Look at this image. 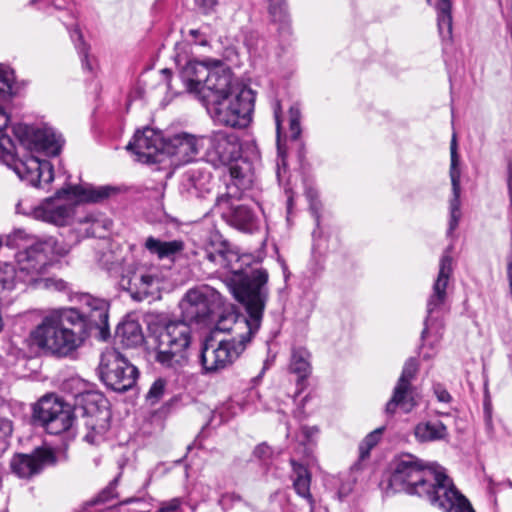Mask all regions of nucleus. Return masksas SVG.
<instances>
[{"label": "nucleus", "instance_id": "nucleus-1", "mask_svg": "<svg viewBox=\"0 0 512 512\" xmlns=\"http://www.w3.org/2000/svg\"><path fill=\"white\" fill-rule=\"evenodd\" d=\"M180 75L187 90L202 102L214 122L231 128H245L250 124L254 93L234 83L229 71L219 62L210 66L205 62L188 61Z\"/></svg>", "mask_w": 512, "mask_h": 512}, {"label": "nucleus", "instance_id": "nucleus-2", "mask_svg": "<svg viewBox=\"0 0 512 512\" xmlns=\"http://www.w3.org/2000/svg\"><path fill=\"white\" fill-rule=\"evenodd\" d=\"M390 486L395 491L424 497L445 512H475L444 472L424 465L412 455L398 461L390 477Z\"/></svg>", "mask_w": 512, "mask_h": 512}, {"label": "nucleus", "instance_id": "nucleus-3", "mask_svg": "<svg viewBox=\"0 0 512 512\" xmlns=\"http://www.w3.org/2000/svg\"><path fill=\"white\" fill-rule=\"evenodd\" d=\"M268 273L264 269L253 270L241 279L238 286L231 287L234 297L244 305L248 316L228 314L220 317L216 330L231 334V338L243 340L247 345L261 326L263 312L268 299Z\"/></svg>", "mask_w": 512, "mask_h": 512}, {"label": "nucleus", "instance_id": "nucleus-4", "mask_svg": "<svg viewBox=\"0 0 512 512\" xmlns=\"http://www.w3.org/2000/svg\"><path fill=\"white\" fill-rule=\"evenodd\" d=\"M79 319L75 308L50 310L31 332V337L38 347L58 356H67L82 343L81 336L72 329Z\"/></svg>", "mask_w": 512, "mask_h": 512}, {"label": "nucleus", "instance_id": "nucleus-5", "mask_svg": "<svg viewBox=\"0 0 512 512\" xmlns=\"http://www.w3.org/2000/svg\"><path fill=\"white\" fill-rule=\"evenodd\" d=\"M69 248L54 237L37 241L16 254L19 279L36 289L64 291L66 282L57 278L42 277L50 256H64Z\"/></svg>", "mask_w": 512, "mask_h": 512}, {"label": "nucleus", "instance_id": "nucleus-6", "mask_svg": "<svg viewBox=\"0 0 512 512\" xmlns=\"http://www.w3.org/2000/svg\"><path fill=\"white\" fill-rule=\"evenodd\" d=\"M116 189L111 186L95 187L90 184L77 185L69 189H62L53 198L43 201L33 211L37 220H42L57 226H64L69 223L74 215V204L63 198V195L72 194L79 201L99 202L110 196Z\"/></svg>", "mask_w": 512, "mask_h": 512}, {"label": "nucleus", "instance_id": "nucleus-7", "mask_svg": "<svg viewBox=\"0 0 512 512\" xmlns=\"http://www.w3.org/2000/svg\"><path fill=\"white\" fill-rule=\"evenodd\" d=\"M156 361L163 367L178 370L188 360L191 329L184 320L169 321L156 336Z\"/></svg>", "mask_w": 512, "mask_h": 512}, {"label": "nucleus", "instance_id": "nucleus-8", "mask_svg": "<svg viewBox=\"0 0 512 512\" xmlns=\"http://www.w3.org/2000/svg\"><path fill=\"white\" fill-rule=\"evenodd\" d=\"M77 404L82 405L84 416V440L91 445L104 442L110 427L111 413L106 407L102 395L89 391H79L74 394Z\"/></svg>", "mask_w": 512, "mask_h": 512}, {"label": "nucleus", "instance_id": "nucleus-9", "mask_svg": "<svg viewBox=\"0 0 512 512\" xmlns=\"http://www.w3.org/2000/svg\"><path fill=\"white\" fill-rule=\"evenodd\" d=\"M98 370L103 383L115 392L131 389L138 376L137 368L115 349L102 353Z\"/></svg>", "mask_w": 512, "mask_h": 512}, {"label": "nucleus", "instance_id": "nucleus-10", "mask_svg": "<svg viewBox=\"0 0 512 512\" xmlns=\"http://www.w3.org/2000/svg\"><path fill=\"white\" fill-rule=\"evenodd\" d=\"M223 306V297L215 288L200 285L189 289L179 307L185 322H202Z\"/></svg>", "mask_w": 512, "mask_h": 512}, {"label": "nucleus", "instance_id": "nucleus-11", "mask_svg": "<svg viewBox=\"0 0 512 512\" xmlns=\"http://www.w3.org/2000/svg\"><path fill=\"white\" fill-rule=\"evenodd\" d=\"M205 258L220 273H243L246 255H240L238 249L229 243L218 231L210 233L205 245Z\"/></svg>", "mask_w": 512, "mask_h": 512}, {"label": "nucleus", "instance_id": "nucleus-12", "mask_svg": "<svg viewBox=\"0 0 512 512\" xmlns=\"http://www.w3.org/2000/svg\"><path fill=\"white\" fill-rule=\"evenodd\" d=\"M452 273V257L448 248L440 259L438 275L427 300V317L422 336L428 332L430 323L440 318L447 309Z\"/></svg>", "mask_w": 512, "mask_h": 512}, {"label": "nucleus", "instance_id": "nucleus-13", "mask_svg": "<svg viewBox=\"0 0 512 512\" xmlns=\"http://www.w3.org/2000/svg\"><path fill=\"white\" fill-rule=\"evenodd\" d=\"M13 133L20 146L30 152H43L47 156H56L63 146L61 135L50 127H36L17 124Z\"/></svg>", "mask_w": 512, "mask_h": 512}, {"label": "nucleus", "instance_id": "nucleus-14", "mask_svg": "<svg viewBox=\"0 0 512 512\" xmlns=\"http://www.w3.org/2000/svg\"><path fill=\"white\" fill-rule=\"evenodd\" d=\"M247 345L235 338L222 339L217 343L206 340L201 349V364L207 373L218 372L232 365L244 352Z\"/></svg>", "mask_w": 512, "mask_h": 512}, {"label": "nucleus", "instance_id": "nucleus-15", "mask_svg": "<svg viewBox=\"0 0 512 512\" xmlns=\"http://www.w3.org/2000/svg\"><path fill=\"white\" fill-rule=\"evenodd\" d=\"M34 417L49 434L54 435L67 431L74 420L71 406L55 395H46L39 400Z\"/></svg>", "mask_w": 512, "mask_h": 512}, {"label": "nucleus", "instance_id": "nucleus-16", "mask_svg": "<svg viewBox=\"0 0 512 512\" xmlns=\"http://www.w3.org/2000/svg\"><path fill=\"white\" fill-rule=\"evenodd\" d=\"M16 145L14 144V151L12 155L0 153V158L3 159L9 167L17 174V176L27 181L35 187L49 184L54 179L53 167L47 160H42L37 156H27L23 159H16Z\"/></svg>", "mask_w": 512, "mask_h": 512}, {"label": "nucleus", "instance_id": "nucleus-17", "mask_svg": "<svg viewBox=\"0 0 512 512\" xmlns=\"http://www.w3.org/2000/svg\"><path fill=\"white\" fill-rule=\"evenodd\" d=\"M204 156L213 166L228 165L241 157V144L237 135L223 131L202 136Z\"/></svg>", "mask_w": 512, "mask_h": 512}, {"label": "nucleus", "instance_id": "nucleus-18", "mask_svg": "<svg viewBox=\"0 0 512 512\" xmlns=\"http://www.w3.org/2000/svg\"><path fill=\"white\" fill-rule=\"evenodd\" d=\"M166 137L161 131L150 127L137 131L133 142L127 145L137 157V161L145 164L159 163L164 159Z\"/></svg>", "mask_w": 512, "mask_h": 512}, {"label": "nucleus", "instance_id": "nucleus-19", "mask_svg": "<svg viewBox=\"0 0 512 512\" xmlns=\"http://www.w3.org/2000/svg\"><path fill=\"white\" fill-rule=\"evenodd\" d=\"M418 372V362L414 358L408 359L402 369V373L393 389L391 399L387 402L385 411L393 415L397 408L404 412H410L415 406L416 401L413 397L411 382Z\"/></svg>", "mask_w": 512, "mask_h": 512}, {"label": "nucleus", "instance_id": "nucleus-20", "mask_svg": "<svg viewBox=\"0 0 512 512\" xmlns=\"http://www.w3.org/2000/svg\"><path fill=\"white\" fill-rule=\"evenodd\" d=\"M108 308L109 305L105 300L85 295L82 299L81 311H78L80 315L78 324L84 323L88 330L96 331L97 338L106 340L110 335Z\"/></svg>", "mask_w": 512, "mask_h": 512}, {"label": "nucleus", "instance_id": "nucleus-21", "mask_svg": "<svg viewBox=\"0 0 512 512\" xmlns=\"http://www.w3.org/2000/svg\"><path fill=\"white\" fill-rule=\"evenodd\" d=\"M215 206L221 211L227 223L238 230L253 232L258 227V218L245 205H236L230 193L217 197Z\"/></svg>", "mask_w": 512, "mask_h": 512}, {"label": "nucleus", "instance_id": "nucleus-22", "mask_svg": "<svg viewBox=\"0 0 512 512\" xmlns=\"http://www.w3.org/2000/svg\"><path fill=\"white\" fill-rule=\"evenodd\" d=\"M203 149L202 136L186 132L166 137L164 156L172 158L176 165L193 161Z\"/></svg>", "mask_w": 512, "mask_h": 512}, {"label": "nucleus", "instance_id": "nucleus-23", "mask_svg": "<svg viewBox=\"0 0 512 512\" xmlns=\"http://www.w3.org/2000/svg\"><path fill=\"white\" fill-rule=\"evenodd\" d=\"M56 461L53 451L49 448H38L32 454L15 455L11 460L12 471L20 478H30L38 474L45 466Z\"/></svg>", "mask_w": 512, "mask_h": 512}, {"label": "nucleus", "instance_id": "nucleus-24", "mask_svg": "<svg viewBox=\"0 0 512 512\" xmlns=\"http://www.w3.org/2000/svg\"><path fill=\"white\" fill-rule=\"evenodd\" d=\"M451 165H450V178L452 185V198L449 201L450 219L447 233L450 235L458 227L461 210H460V170L458 169V153L457 142L455 134L452 137L450 145Z\"/></svg>", "mask_w": 512, "mask_h": 512}, {"label": "nucleus", "instance_id": "nucleus-25", "mask_svg": "<svg viewBox=\"0 0 512 512\" xmlns=\"http://www.w3.org/2000/svg\"><path fill=\"white\" fill-rule=\"evenodd\" d=\"M211 180L208 171L201 167H192L182 176L179 191L186 199L205 197L211 190Z\"/></svg>", "mask_w": 512, "mask_h": 512}, {"label": "nucleus", "instance_id": "nucleus-26", "mask_svg": "<svg viewBox=\"0 0 512 512\" xmlns=\"http://www.w3.org/2000/svg\"><path fill=\"white\" fill-rule=\"evenodd\" d=\"M155 277L142 270L132 271L123 275L121 286L130 292L137 300H142L150 294V288L154 285Z\"/></svg>", "mask_w": 512, "mask_h": 512}, {"label": "nucleus", "instance_id": "nucleus-27", "mask_svg": "<svg viewBox=\"0 0 512 512\" xmlns=\"http://www.w3.org/2000/svg\"><path fill=\"white\" fill-rule=\"evenodd\" d=\"M290 462L294 474L293 487L300 497L306 499L309 502L311 507L310 512H313L314 499L310 492L311 473L304 465L296 462L295 460L292 459Z\"/></svg>", "mask_w": 512, "mask_h": 512}, {"label": "nucleus", "instance_id": "nucleus-28", "mask_svg": "<svg viewBox=\"0 0 512 512\" xmlns=\"http://www.w3.org/2000/svg\"><path fill=\"white\" fill-rule=\"evenodd\" d=\"M414 435L419 442H434L446 439L448 430L441 421H423L415 426Z\"/></svg>", "mask_w": 512, "mask_h": 512}, {"label": "nucleus", "instance_id": "nucleus-29", "mask_svg": "<svg viewBox=\"0 0 512 512\" xmlns=\"http://www.w3.org/2000/svg\"><path fill=\"white\" fill-rule=\"evenodd\" d=\"M144 246L160 259L173 257L184 249V243L181 240L161 241L152 236L146 239Z\"/></svg>", "mask_w": 512, "mask_h": 512}, {"label": "nucleus", "instance_id": "nucleus-30", "mask_svg": "<svg viewBox=\"0 0 512 512\" xmlns=\"http://www.w3.org/2000/svg\"><path fill=\"white\" fill-rule=\"evenodd\" d=\"M289 368L300 380L306 379L312 370L310 352L304 347L293 348Z\"/></svg>", "mask_w": 512, "mask_h": 512}, {"label": "nucleus", "instance_id": "nucleus-31", "mask_svg": "<svg viewBox=\"0 0 512 512\" xmlns=\"http://www.w3.org/2000/svg\"><path fill=\"white\" fill-rule=\"evenodd\" d=\"M116 337L122 345L126 347H135L142 343L143 334L140 325L136 321H125L118 325Z\"/></svg>", "mask_w": 512, "mask_h": 512}, {"label": "nucleus", "instance_id": "nucleus-32", "mask_svg": "<svg viewBox=\"0 0 512 512\" xmlns=\"http://www.w3.org/2000/svg\"><path fill=\"white\" fill-rule=\"evenodd\" d=\"M435 8L439 35L443 40H450L452 37L451 0H437Z\"/></svg>", "mask_w": 512, "mask_h": 512}, {"label": "nucleus", "instance_id": "nucleus-33", "mask_svg": "<svg viewBox=\"0 0 512 512\" xmlns=\"http://www.w3.org/2000/svg\"><path fill=\"white\" fill-rule=\"evenodd\" d=\"M0 285L3 289H24L29 286L28 283H24L19 279V268L9 263H4L0 267Z\"/></svg>", "mask_w": 512, "mask_h": 512}, {"label": "nucleus", "instance_id": "nucleus-34", "mask_svg": "<svg viewBox=\"0 0 512 512\" xmlns=\"http://www.w3.org/2000/svg\"><path fill=\"white\" fill-rule=\"evenodd\" d=\"M9 116L2 106H0V153L12 155L14 151L13 140L3 133L4 129L8 126Z\"/></svg>", "mask_w": 512, "mask_h": 512}, {"label": "nucleus", "instance_id": "nucleus-35", "mask_svg": "<svg viewBox=\"0 0 512 512\" xmlns=\"http://www.w3.org/2000/svg\"><path fill=\"white\" fill-rule=\"evenodd\" d=\"M301 111L298 105H293L289 109V131L292 140H297L301 135Z\"/></svg>", "mask_w": 512, "mask_h": 512}, {"label": "nucleus", "instance_id": "nucleus-36", "mask_svg": "<svg viewBox=\"0 0 512 512\" xmlns=\"http://www.w3.org/2000/svg\"><path fill=\"white\" fill-rule=\"evenodd\" d=\"M382 429H376L369 433L359 445L360 458L363 460L369 456L371 449L376 446L381 437Z\"/></svg>", "mask_w": 512, "mask_h": 512}, {"label": "nucleus", "instance_id": "nucleus-37", "mask_svg": "<svg viewBox=\"0 0 512 512\" xmlns=\"http://www.w3.org/2000/svg\"><path fill=\"white\" fill-rule=\"evenodd\" d=\"M269 13L274 22L286 23L287 21V7L284 0H269Z\"/></svg>", "mask_w": 512, "mask_h": 512}, {"label": "nucleus", "instance_id": "nucleus-38", "mask_svg": "<svg viewBox=\"0 0 512 512\" xmlns=\"http://www.w3.org/2000/svg\"><path fill=\"white\" fill-rule=\"evenodd\" d=\"M165 385L166 383L163 379H157L150 387L146 396L147 399L152 403L157 402L164 394Z\"/></svg>", "mask_w": 512, "mask_h": 512}, {"label": "nucleus", "instance_id": "nucleus-39", "mask_svg": "<svg viewBox=\"0 0 512 512\" xmlns=\"http://www.w3.org/2000/svg\"><path fill=\"white\" fill-rule=\"evenodd\" d=\"M14 80L13 73L8 69L0 66V93L6 94L11 91L12 82Z\"/></svg>", "mask_w": 512, "mask_h": 512}, {"label": "nucleus", "instance_id": "nucleus-40", "mask_svg": "<svg viewBox=\"0 0 512 512\" xmlns=\"http://www.w3.org/2000/svg\"><path fill=\"white\" fill-rule=\"evenodd\" d=\"M182 504L180 498H173L168 501H164L159 505V510L163 512H178Z\"/></svg>", "mask_w": 512, "mask_h": 512}, {"label": "nucleus", "instance_id": "nucleus-41", "mask_svg": "<svg viewBox=\"0 0 512 512\" xmlns=\"http://www.w3.org/2000/svg\"><path fill=\"white\" fill-rule=\"evenodd\" d=\"M218 4L217 0H195V5L204 14H211L215 11Z\"/></svg>", "mask_w": 512, "mask_h": 512}, {"label": "nucleus", "instance_id": "nucleus-42", "mask_svg": "<svg viewBox=\"0 0 512 512\" xmlns=\"http://www.w3.org/2000/svg\"><path fill=\"white\" fill-rule=\"evenodd\" d=\"M433 391L439 402L449 403L452 400L450 393L440 383L434 384Z\"/></svg>", "mask_w": 512, "mask_h": 512}, {"label": "nucleus", "instance_id": "nucleus-43", "mask_svg": "<svg viewBox=\"0 0 512 512\" xmlns=\"http://www.w3.org/2000/svg\"><path fill=\"white\" fill-rule=\"evenodd\" d=\"M281 105L279 102H277L274 106V118H275V124H276V132H277V145L278 150L281 151L280 146V134H281Z\"/></svg>", "mask_w": 512, "mask_h": 512}, {"label": "nucleus", "instance_id": "nucleus-44", "mask_svg": "<svg viewBox=\"0 0 512 512\" xmlns=\"http://www.w3.org/2000/svg\"><path fill=\"white\" fill-rule=\"evenodd\" d=\"M24 237L25 235L23 231H15L13 234L7 236L6 245L12 248L19 247V241L23 240Z\"/></svg>", "mask_w": 512, "mask_h": 512}, {"label": "nucleus", "instance_id": "nucleus-45", "mask_svg": "<svg viewBox=\"0 0 512 512\" xmlns=\"http://www.w3.org/2000/svg\"><path fill=\"white\" fill-rule=\"evenodd\" d=\"M12 422L8 419H0V439H5L12 434Z\"/></svg>", "mask_w": 512, "mask_h": 512}, {"label": "nucleus", "instance_id": "nucleus-46", "mask_svg": "<svg viewBox=\"0 0 512 512\" xmlns=\"http://www.w3.org/2000/svg\"><path fill=\"white\" fill-rule=\"evenodd\" d=\"M317 432H318V430L316 427H307V426L301 427V434L303 435V437L306 440L312 439L317 434Z\"/></svg>", "mask_w": 512, "mask_h": 512}, {"label": "nucleus", "instance_id": "nucleus-47", "mask_svg": "<svg viewBox=\"0 0 512 512\" xmlns=\"http://www.w3.org/2000/svg\"><path fill=\"white\" fill-rule=\"evenodd\" d=\"M254 454L259 458H265L270 454V448L265 444H261L255 448Z\"/></svg>", "mask_w": 512, "mask_h": 512}, {"label": "nucleus", "instance_id": "nucleus-48", "mask_svg": "<svg viewBox=\"0 0 512 512\" xmlns=\"http://www.w3.org/2000/svg\"><path fill=\"white\" fill-rule=\"evenodd\" d=\"M82 45H84L82 43ZM80 53L82 54V65L84 68L88 69V70H91L92 67L89 63V60H88V55H87V51H86V48L85 46H83L81 49H80Z\"/></svg>", "mask_w": 512, "mask_h": 512}, {"label": "nucleus", "instance_id": "nucleus-49", "mask_svg": "<svg viewBox=\"0 0 512 512\" xmlns=\"http://www.w3.org/2000/svg\"><path fill=\"white\" fill-rule=\"evenodd\" d=\"M77 37L78 40H82V34L78 28H74L71 32V38L75 39Z\"/></svg>", "mask_w": 512, "mask_h": 512}, {"label": "nucleus", "instance_id": "nucleus-50", "mask_svg": "<svg viewBox=\"0 0 512 512\" xmlns=\"http://www.w3.org/2000/svg\"><path fill=\"white\" fill-rule=\"evenodd\" d=\"M311 210L313 212V215L315 216L316 218V221L318 222L319 221V215H318V206H317V203H314L312 202L311 203Z\"/></svg>", "mask_w": 512, "mask_h": 512}, {"label": "nucleus", "instance_id": "nucleus-51", "mask_svg": "<svg viewBox=\"0 0 512 512\" xmlns=\"http://www.w3.org/2000/svg\"><path fill=\"white\" fill-rule=\"evenodd\" d=\"M200 34V31L199 30H196V29H192L190 30V35L193 36V37H197L198 35Z\"/></svg>", "mask_w": 512, "mask_h": 512}, {"label": "nucleus", "instance_id": "nucleus-52", "mask_svg": "<svg viewBox=\"0 0 512 512\" xmlns=\"http://www.w3.org/2000/svg\"><path fill=\"white\" fill-rule=\"evenodd\" d=\"M231 175L233 177H238V171H237L236 167L231 168Z\"/></svg>", "mask_w": 512, "mask_h": 512}, {"label": "nucleus", "instance_id": "nucleus-53", "mask_svg": "<svg viewBox=\"0 0 512 512\" xmlns=\"http://www.w3.org/2000/svg\"><path fill=\"white\" fill-rule=\"evenodd\" d=\"M68 384H81V381L78 379H71Z\"/></svg>", "mask_w": 512, "mask_h": 512}, {"label": "nucleus", "instance_id": "nucleus-54", "mask_svg": "<svg viewBox=\"0 0 512 512\" xmlns=\"http://www.w3.org/2000/svg\"><path fill=\"white\" fill-rule=\"evenodd\" d=\"M487 426L489 430H492L491 420L488 421Z\"/></svg>", "mask_w": 512, "mask_h": 512}, {"label": "nucleus", "instance_id": "nucleus-55", "mask_svg": "<svg viewBox=\"0 0 512 512\" xmlns=\"http://www.w3.org/2000/svg\"><path fill=\"white\" fill-rule=\"evenodd\" d=\"M205 43H206V41H205V40L200 41V44H202V45H204Z\"/></svg>", "mask_w": 512, "mask_h": 512}, {"label": "nucleus", "instance_id": "nucleus-56", "mask_svg": "<svg viewBox=\"0 0 512 512\" xmlns=\"http://www.w3.org/2000/svg\"><path fill=\"white\" fill-rule=\"evenodd\" d=\"M431 0H427L428 3H430Z\"/></svg>", "mask_w": 512, "mask_h": 512}]
</instances>
